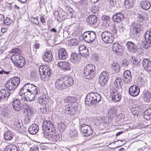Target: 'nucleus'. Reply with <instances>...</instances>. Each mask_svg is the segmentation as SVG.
I'll return each instance as SVG.
<instances>
[{
    "label": "nucleus",
    "mask_w": 151,
    "mask_h": 151,
    "mask_svg": "<svg viewBox=\"0 0 151 151\" xmlns=\"http://www.w3.org/2000/svg\"><path fill=\"white\" fill-rule=\"evenodd\" d=\"M38 88L33 84L29 83L25 85L21 89L19 93L25 98L27 101H33L36 99Z\"/></svg>",
    "instance_id": "obj_1"
},
{
    "label": "nucleus",
    "mask_w": 151,
    "mask_h": 151,
    "mask_svg": "<svg viewBox=\"0 0 151 151\" xmlns=\"http://www.w3.org/2000/svg\"><path fill=\"white\" fill-rule=\"evenodd\" d=\"M101 96L96 93H91L86 96L85 102L86 104L91 105L97 104L101 100Z\"/></svg>",
    "instance_id": "obj_2"
},
{
    "label": "nucleus",
    "mask_w": 151,
    "mask_h": 151,
    "mask_svg": "<svg viewBox=\"0 0 151 151\" xmlns=\"http://www.w3.org/2000/svg\"><path fill=\"white\" fill-rule=\"evenodd\" d=\"M39 71L42 78L44 81L47 80L51 76L52 71L47 65H42L39 68Z\"/></svg>",
    "instance_id": "obj_3"
},
{
    "label": "nucleus",
    "mask_w": 151,
    "mask_h": 151,
    "mask_svg": "<svg viewBox=\"0 0 151 151\" xmlns=\"http://www.w3.org/2000/svg\"><path fill=\"white\" fill-rule=\"evenodd\" d=\"M95 66L92 64H89L85 67L83 74L86 78L89 79L93 77L95 71Z\"/></svg>",
    "instance_id": "obj_4"
},
{
    "label": "nucleus",
    "mask_w": 151,
    "mask_h": 151,
    "mask_svg": "<svg viewBox=\"0 0 151 151\" xmlns=\"http://www.w3.org/2000/svg\"><path fill=\"white\" fill-rule=\"evenodd\" d=\"M20 82V79L19 77H14L7 81L5 86L9 90H14L18 86Z\"/></svg>",
    "instance_id": "obj_5"
},
{
    "label": "nucleus",
    "mask_w": 151,
    "mask_h": 151,
    "mask_svg": "<svg viewBox=\"0 0 151 151\" xmlns=\"http://www.w3.org/2000/svg\"><path fill=\"white\" fill-rule=\"evenodd\" d=\"M101 37L102 41L104 43L108 44L113 43L115 39L113 35L110 32L107 31L102 32Z\"/></svg>",
    "instance_id": "obj_6"
},
{
    "label": "nucleus",
    "mask_w": 151,
    "mask_h": 151,
    "mask_svg": "<svg viewBox=\"0 0 151 151\" xmlns=\"http://www.w3.org/2000/svg\"><path fill=\"white\" fill-rule=\"evenodd\" d=\"M79 128L81 133L84 137H88L92 135L93 130L91 127L87 124H81Z\"/></svg>",
    "instance_id": "obj_7"
},
{
    "label": "nucleus",
    "mask_w": 151,
    "mask_h": 151,
    "mask_svg": "<svg viewBox=\"0 0 151 151\" xmlns=\"http://www.w3.org/2000/svg\"><path fill=\"white\" fill-rule=\"evenodd\" d=\"M96 37V33L93 31H87L83 34V39L86 42L89 43L93 42Z\"/></svg>",
    "instance_id": "obj_8"
},
{
    "label": "nucleus",
    "mask_w": 151,
    "mask_h": 151,
    "mask_svg": "<svg viewBox=\"0 0 151 151\" xmlns=\"http://www.w3.org/2000/svg\"><path fill=\"white\" fill-rule=\"evenodd\" d=\"M43 129L45 132L50 133L55 130V127L51 121L46 120L43 122Z\"/></svg>",
    "instance_id": "obj_9"
},
{
    "label": "nucleus",
    "mask_w": 151,
    "mask_h": 151,
    "mask_svg": "<svg viewBox=\"0 0 151 151\" xmlns=\"http://www.w3.org/2000/svg\"><path fill=\"white\" fill-rule=\"evenodd\" d=\"M109 79V75L106 71H103L100 75L99 78V82L101 85L104 86L106 84Z\"/></svg>",
    "instance_id": "obj_10"
},
{
    "label": "nucleus",
    "mask_w": 151,
    "mask_h": 151,
    "mask_svg": "<svg viewBox=\"0 0 151 151\" xmlns=\"http://www.w3.org/2000/svg\"><path fill=\"white\" fill-rule=\"evenodd\" d=\"M118 89L112 88L111 89L110 95L112 100L115 102L119 101L121 99V96L118 91Z\"/></svg>",
    "instance_id": "obj_11"
},
{
    "label": "nucleus",
    "mask_w": 151,
    "mask_h": 151,
    "mask_svg": "<svg viewBox=\"0 0 151 151\" xmlns=\"http://www.w3.org/2000/svg\"><path fill=\"white\" fill-rule=\"evenodd\" d=\"M55 89L59 90L66 89L62 77L56 79L55 82Z\"/></svg>",
    "instance_id": "obj_12"
},
{
    "label": "nucleus",
    "mask_w": 151,
    "mask_h": 151,
    "mask_svg": "<svg viewBox=\"0 0 151 151\" xmlns=\"http://www.w3.org/2000/svg\"><path fill=\"white\" fill-rule=\"evenodd\" d=\"M112 50L113 51L117 54H122L124 51V47L117 42L113 44Z\"/></svg>",
    "instance_id": "obj_13"
},
{
    "label": "nucleus",
    "mask_w": 151,
    "mask_h": 151,
    "mask_svg": "<svg viewBox=\"0 0 151 151\" xmlns=\"http://www.w3.org/2000/svg\"><path fill=\"white\" fill-rule=\"evenodd\" d=\"M65 111L66 113L68 115L71 116L74 115L78 111L77 107L73 104H71L70 105H68L65 108Z\"/></svg>",
    "instance_id": "obj_14"
},
{
    "label": "nucleus",
    "mask_w": 151,
    "mask_h": 151,
    "mask_svg": "<svg viewBox=\"0 0 151 151\" xmlns=\"http://www.w3.org/2000/svg\"><path fill=\"white\" fill-rule=\"evenodd\" d=\"M129 93L132 96L134 97L138 96L140 92L139 87L137 85H133L129 88Z\"/></svg>",
    "instance_id": "obj_15"
},
{
    "label": "nucleus",
    "mask_w": 151,
    "mask_h": 151,
    "mask_svg": "<svg viewBox=\"0 0 151 151\" xmlns=\"http://www.w3.org/2000/svg\"><path fill=\"white\" fill-rule=\"evenodd\" d=\"M53 58L52 55L50 51H45L42 55V59L45 62H50Z\"/></svg>",
    "instance_id": "obj_16"
},
{
    "label": "nucleus",
    "mask_w": 151,
    "mask_h": 151,
    "mask_svg": "<svg viewBox=\"0 0 151 151\" xmlns=\"http://www.w3.org/2000/svg\"><path fill=\"white\" fill-rule=\"evenodd\" d=\"M144 69L147 72L151 71V61L148 59H144L142 62Z\"/></svg>",
    "instance_id": "obj_17"
},
{
    "label": "nucleus",
    "mask_w": 151,
    "mask_h": 151,
    "mask_svg": "<svg viewBox=\"0 0 151 151\" xmlns=\"http://www.w3.org/2000/svg\"><path fill=\"white\" fill-rule=\"evenodd\" d=\"M12 105L14 110L17 111H21L23 109L22 105L19 99H14L12 102Z\"/></svg>",
    "instance_id": "obj_18"
},
{
    "label": "nucleus",
    "mask_w": 151,
    "mask_h": 151,
    "mask_svg": "<svg viewBox=\"0 0 151 151\" xmlns=\"http://www.w3.org/2000/svg\"><path fill=\"white\" fill-rule=\"evenodd\" d=\"M57 66L61 70L65 71L70 69V66L69 64L65 61H60L58 63Z\"/></svg>",
    "instance_id": "obj_19"
},
{
    "label": "nucleus",
    "mask_w": 151,
    "mask_h": 151,
    "mask_svg": "<svg viewBox=\"0 0 151 151\" xmlns=\"http://www.w3.org/2000/svg\"><path fill=\"white\" fill-rule=\"evenodd\" d=\"M62 77L66 88L70 87L74 83L73 79L70 76H66Z\"/></svg>",
    "instance_id": "obj_20"
},
{
    "label": "nucleus",
    "mask_w": 151,
    "mask_h": 151,
    "mask_svg": "<svg viewBox=\"0 0 151 151\" xmlns=\"http://www.w3.org/2000/svg\"><path fill=\"white\" fill-rule=\"evenodd\" d=\"M126 46L128 51L134 53L137 50L136 45L131 41H128L126 44Z\"/></svg>",
    "instance_id": "obj_21"
},
{
    "label": "nucleus",
    "mask_w": 151,
    "mask_h": 151,
    "mask_svg": "<svg viewBox=\"0 0 151 151\" xmlns=\"http://www.w3.org/2000/svg\"><path fill=\"white\" fill-rule=\"evenodd\" d=\"M25 64V61L24 58L22 56L14 64L15 66L19 68H22Z\"/></svg>",
    "instance_id": "obj_22"
},
{
    "label": "nucleus",
    "mask_w": 151,
    "mask_h": 151,
    "mask_svg": "<svg viewBox=\"0 0 151 151\" xmlns=\"http://www.w3.org/2000/svg\"><path fill=\"white\" fill-rule=\"evenodd\" d=\"M120 64L117 62L114 61L111 64V68L114 73H119L120 71Z\"/></svg>",
    "instance_id": "obj_23"
},
{
    "label": "nucleus",
    "mask_w": 151,
    "mask_h": 151,
    "mask_svg": "<svg viewBox=\"0 0 151 151\" xmlns=\"http://www.w3.org/2000/svg\"><path fill=\"white\" fill-rule=\"evenodd\" d=\"M37 101L38 103L40 104L45 105L48 102V99L47 98L46 95L43 93L38 97Z\"/></svg>",
    "instance_id": "obj_24"
},
{
    "label": "nucleus",
    "mask_w": 151,
    "mask_h": 151,
    "mask_svg": "<svg viewBox=\"0 0 151 151\" xmlns=\"http://www.w3.org/2000/svg\"><path fill=\"white\" fill-rule=\"evenodd\" d=\"M123 80L124 81L129 83L131 81V75L130 71L129 70L125 71L123 73Z\"/></svg>",
    "instance_id": "obj_25"
},
{
    "label": "nucleus",
    "mask_w": 151,
    "mask_h": 151,
    "mask_svg": "<svg viewBox=\"0 0 151 151\" xmlns=\"http://www.w3.org/2000/svg\"><path fill=\"white\" fill-rule=\"evenodd\" d=\"M124 15L121 13H118L113 16L112 19L115 22H119L124 19Z\"/></svg>",
    "instance_id": "obj_26"
},
{
    "label": "nucleus",
    "mask_w": 151,
    "mask_h": 151,
    "mask_svg": "<svg viewBox=\"0 0 151 151\" xmlns=\"http://www.w3.org/2000/svg\"><path fill=\"white\" fill-rule=\"evenodd\" d=\"M97 18L94 15L89 16L86 19V21L88 24L91 25L94 24L96 23Z\"/></svg>",
    "instance_id": "obj_27"
},
{
    "label": "nucleus",
    "mask_w": 151,
    "mask_h": 151,
    "mask_svg": "<svg viewBox=\"0 0 151 151\" xmlns=\"http://www.w3.org/2000/svg\"><path fill=\"white\" fill-rule=\"evenodd\" d=\"M70 59L73 63H76L81 59L80 55L76 53H73L71 54Z\"/></svg>",
    "instance_id": "obj_28"
},
{
    "label": "nucleus",
    "mask_w": 151,
    "mask_h": 151,
    "mask_svg": "<svg viewBox=\"0 0 151 151\" xmlns=\"http://www.w3.org/2000/svg\"><path fill=\"white\" fill-rule=\"evenodd\" d=\"M39 128L37 125L33 124L28 128V131L30 134H36L38 131Z\"/></svg>",
    "instance_id": "obj_29"
},
{
    "label": "nucleus",
    "mask_w": 151,
    "mask_h": 151,
    "mask_svg": "<svg viewBox=\"0 0 151 151\" xmlns=\"http://www.w3.org/2000/svg\"><path fill=\"white\" fill-rule=\"evenodd\" d=\"M9 91L6 89H2L0 91V99L7 98L10 95Z\"/></svg>",
    "instance_id": "obj_30"
},
{
    "label": "nucleus",
    "mask_w": 151,
    "mask_h": 151,
    "mask_svg": "<svg viewBox=\"0 0 151 151\" xmlns=\"http://www.w3.org/2000/svg\"><path fill=\"white\" fill-rule=\"evenodd\" d=\"M12 127L13 128L19 131L21 128V123L18 119H14L13 120Z\"/></svg>",
    "instance_id": "obj_31"
},
{
    "label": "nucleus",
    "mask_w": 151,
    "mask_h": 151,
    "mask_svg": "<svg viewBox=\"0 0 151 151\" xmlns=\"http://www.w3.org/2000/svg\"><path fill=\"white\" fill-rule=\"evenodd\" d=\"M140 4V6L145 10L148 9L151 6L150 3L147 0L141 1Z\"/></svg>",
    "instance_id": "obj_32"
},
{
    "label": "nucleus",
    "mask_w": 151,
    "mask_h": 151,
    "mask_svg": "<svg viewBox=\"0 0 151 151\" xmlns=\"http://www.w3.org/2000/svg\"><path fill=\"white\" fill-rule=\"evenodd\" d=\"M58 56L60 59H65L67 57L66 51L64 48H60L58 51Z\"/></svg>",
    "instance_id": "obj_33"
},
{
    "label": "nucleus",
    "mask_w": 151,
    "mask_h": 151,
    "mask_svg": "<svg viewBox=\"0 0 151 151\" xmlns=\"http://www.w3.org/2000/svg\"><path fill=\"white\" fill-rule=\"evenodd\" d=\"M143 99L145 102H150L151 99V93L148 91L145 92L143 94Z\"/></svg>",
    "instance_id": "obj_34"
},
{
    "label": "nucleus",
    "mask_w": 151,
    "mask_h": 151,
    "mask_svg": "<svg viewBox=\"0 0 151 151\" xmlns=\"http://www.w3.org/2000/svg\"><path fill=\"white\" fill-rule=\"evenodd\" d=\"M13 134L10 131L5 132L4 134V139L6 140H11L13 137Z\"/></svg>",
    "instance_id": "obj_35"
},
{
    "label": "nucleus",
    "mask_w": 151,
    "mask_h": 151,
    "mask_svg": "<svg viewBox=\"0 0 151 151\" xmlns=\"http://www.w3.org/2000/svg\"><path fill=\"white\" fill-rule=\"evenodd\" d=\"M121 79L119 77L116 78L114 80V84L113 85L112 88H115V89H118L119 86H120V82L121 81Z\"/></svg>",
    "instance_id": "obj_36"
},
{
    "label": "nucleus",
    "mask_w": 151,
    "mask_h": 151,
    "mask_svg": "<svg viewBox=\"0 0 151 151\" xmlns=\"http://www.w3.org/2000/svg\"><path fill=\"white\" fill-rule=\"evenodd\" d=\"M134 0H125L124 4L126 8H131L134 4Z\"/></svg>",
    "instance_id": "obj_37"
},
{
    "label": "nucleus",
    "mask_w": 151,
    "mask_h": 151,
    "mask_svg": "<svg viewBox=\"0 0 151 151\" xmlns=\"http://www.w3.org/2000/svg\"><path fill=\"white\" fill-rule=\"evenodd\" d=\"M77 99L74 97L68 96L65 98L64 101L66 103H74L77 101Z\"/></svg>",
    "instance_id": "obj_38"
},
{
    "label": "nucleus",
    "mask_w": 151,
    "mask_h": 151,
    "mask_svg": "<svg viewBox=\"0 0 151 151\" xmlns=\"http://www.w3.org/2000/svg\"><path fill=\"white\" fill-rule=\"evenodd\" d=\"M144 117L147 120H150L151 118V109L146 110L144 112Z\"/></svg>",
    "instance_id": "obj_39"
},
{
    "label": "nucleus",
    "mask_w": 151,
    "mask_h": 151,
    "mask_svg": "<svg viewBox=\"0 0 151 151\" xmlns=\"http://www.w3.org/2000/svg\"><path fill=\"white\" fill-rule=\"evenodd\" d=\"M57 127L60 132H63L66 127V125L63 122H60L58 123Z\"/></svg>",
    "instance_id": "obj_40"
},
{
    "label": "nucleus",
    "mask_w": 151,
    "mask_h": 151,
    "mask_svg": "<svg viewBox=\"0 0 151 151\" xmlns=\"http://www.w3.org/2000/svg\"><path fill=\"white\" fill-rule=\"evenodd\" d=\"M22 56L21 55L13 54L11 57V60L14 64Z\"/></svg>",
    "instance_id": "obj_41"
},
{
    "label": "nucleus",
    "mask_w": 151,
    "mask_h": 151,
    "mask_svg": "<svg viewBox=\"0 0 151 151\" xmlns=\"http://www.w3.org/2000/svg\"><path fill=\"white\" fill-rule=\"evenodd\" d=\"M141 26L138 25H136L133 27L132 33L133 34L137 35L141 31Z\"/></svg>",
    "instance_id": "obj_42"
},
{
    "label": "nucleus",
    "mask_w": 151,
    "mask_h": 151,
    "mask_svg": "<svg viewBox=\"0 0 151 151\" xmlns=\"http://www.w3.org/2000/svg\"><path fill=\"white\" fill-rule=\"evenodd\" d=\"M145 37L146 41L151 42V30L145 32Z\"/></svg>",
    "instance_id": "obj_43"
},
{
    "label": "nucleus",
    "mask_w": 151,
    "mask_h": 151,
    "mask_svg": "<svg viewBox=\"0 0 151 151\" xmlns=\"http://www.w3.org/2000/svg\"><path fill=\"white\" fill-rule=\"evenodd\" d=\"M69 136L71 138L76 137L78 135V132L77 130L73 129L70 130L69 133Z\"/></svg>",
    "instance_id": "obj_44"
},
{
    "label": "nucleus",
    "mask_w": 151,
    "mask_h": 151,
    "mask_svg": "<svg viewBox=\"0 0 151 151\" xmlns=\"http://www.w3.org/2000/svg\"><path fill=\"white\" fill-rule=\"evenodd\" d=\"M68 43L70 45L75 46L77 45L78 42L76 39L74 38L68 41Z\"/></svg>",
    "instance_id": "obj_45"
},
{
    "label": "nucleus",
    "mask_w": 151,
    "mask_h": 151,
    "mask_svg": "<svg viewBox=\"0 0 151 151\" xmlns=\"http://www.w3.org/2000/svg\"><path fill=\"white\" fill-rule=\"evenodd\" d=\"M11 53H13V54L15 55H21V52L20 49L18 48H15L12 49L10 51Z\"/></svg>",
    "instance_id": "obj_46"
},
{
    "label": "nucleus",
    "mask_w": 151,
    "mask_h": 151,
    "mask_svg": "<svg viewBox=\"0 0 151 151\" xmlns=\"http://www.w3.org/2000/svg\"><path fill=\"white\" fill-rule=\"evenodd\" d=\"M7 151H18L17 147L14 145H10L7 147Z\"/></svg>",
    "instance_id": "obj_47"
},
{
    "label": "nucleus",
    "mask_w": 151,
    "mask_h": 151,
    "mask_svg": "<svg viewBox=\"0 0 151 151\" xmlns=\"http://www.w3.org/2000/svg\"><path fill=\"white\" fill-rule=\"evenodd\" d=\"M80 54L82 56L84 57H86L88 56L89 54V52L88 49L86 48L85 49V50H83V51H82L80 53Z\"/></svg>",
    "instance_id": "obj_48"
},
{
    "label": "nucleus",
    "mask_w": 151,
    "mask_h": 151,
    "mask_svg": "<svg viewBox=\"0 0 151 151\" xmlns=\"http://www.w3.org/2000/svg\"><path fill=\"white\" fill-rule=\"evenodd\" d=\"M151 44V42L146 41V40H145V41L143 42L142 46L143 48L145 49H147L150 47Z\"/></svg>",
    "instance_id": "obj_49"
},
{
    "label": "nucleus",
    "mask_w": 151,
    "mask_h": 151,
    "mask_svg": "<svg viewBox=\"0 0 151 151\" xmlns=\"http://www.w3.org/2000/svg\"><path fill=\"white\" fill-rule=\"evenodd\" d=\"M60 139L59 134H55L52 135L51 137V139L53 142H57L59 141Z\"/></svg>",
    "instance_id": "obj_50"
},
{
    "label": "nucleus",
    "mask_w": 151,
    "mask_h": 151,
    "mask_svg": "<svg viewBox=\"0 0 151 151\" xmlns=\"http://www.w3.org/2000/svg\"><path fill=\"white\" fill-rule=\"evenodd\" d=\"M102 19L103 23H106V24H107V23L109 22L110 18L108 16L104 15L102 17ZM106 25L107 24H106Z\"/></svg>",
    "instance_id": "obj_51"
},
{
    "label": "nucleus",
    "mask_w": 151,
    "mask_h": 151,
    "mask_svg": "<svg viewBox=\"0 0 151 151\" xmlns=\"http://www.w3.org/2000/svg\"><path fill=\"white\" fill-rule=\"evenodd\" d=\"M12 22L11 19L9 17H6L3 21V24L6 25H9Z\"/></svg>",
    "instance_id": "obj_52"
},
{
    "label": "nucleus",
    "mask_w": 151,
    "mask_h": 151,
    "mask_svg": "<svg viewBox=\"0 0 151 151\" xmlns=\"http://www.w3.org/2000/svg\"><path fill=\"white\" fill-rule=\"evenodd\" d=\"M131 60H132L131 61V62L132 63V64L134 65H136L138 64V62L136 58L134 57H132Z\"/></svg>",
    "instance_id": "obj_53"
},
{
    "label": "nucleus",
    "mask_w": 151,
    "mask_h": 151,
    "mask_svg": "<svg viewBox=\"0 0 151 151\" xmlns=\"http://www.w3.org/2000/svg\"><path fill=\"white\" fill-rule=\"evenodd\" d=\"M116 4V3L114 0H110L109 1V6L111 8L114 6Z\"/></svg>",
    "instance_id": "obj_54"
},
{
    "label": "nucleus",
    "mask_w": 151,
    "mask_h": 151,
    "mask_svg": "<svg viewBox=\"0 0 151 151\" xmlns=\"http://www.w3.org/2000/svg\"><path fill=\"white\" fill-rule=\"evenodd\" d=\"M33 23L35 24L38 25L39 24V21L37 18H33L32 19Z\"/></svg>",
    "instance_id": "obj_55"
},
{
    "label": "nucleus",
    "mask_w": 151,
    "mask_h": 151,
    "mask_svg": "<svg viewBox=\"0 0 151 151\" xmlns=\"http://www.w3.org/2000/svg\"><path fill=\"white\" fill-rule=\"evenodd\" d=\"M86 48H87L86 47H85L83 45H81L80 46L79 48V53L81 52L82 51H83V50H85V49H86Z\"/></svg>",
    "instance_id": "obj_56"
},
{
    "label": "nucleus",
    "mask_w": 151,
    "mask_h": 151,
    "mask_svg": "<svg viewBox=\"0 0 151 151\" xmlns=\"http://www.w3.org/2000/svg\"><path fill=\"white\" fill-rule=\"evenodd\" d=\"M38 148L37 147L33 146L30 148V151H37Z\"/></svg>",
    "instance_id": "obj_57"
},
{
    "label": "nucleus",
    "mask_w": 151,
    "mask_h": 151,
    "mask_svg": "<svg viewBox=\"0 0 151 151\" xmlns=\"http://www.w3.org/2000/svg\"><path fill=\"white\" fill-rule=\"evenodd\" d=\"M40 44L38 43H36L34 45V47L36 50L39 48Z\"/></svg>",
    "instance_id": "obj_58"
},
{
    "label": "nucleus",
    "mask_w": 151,
    "mask_h": 151,
    "mask_svg": "<svg viewBox=\"0 0 151 151\" xmlns=\"http://www.w3.org/2000/svg\"><path fill=\"white\" fill-rule=\"evenodd\" d=\"M40 20L41 23H45V21L44 18L42 16H41L40 18Z\"/></svg>",
    "instance_id": "obj_59"
},
{
    "label": "nucleus",
    "mask_w": 151,
    "mask_h": 151,
    "mask_svg": "<svg viewBox=\"0 0 151 151\" xmlns=\"http://www.w3.org/2000/svg\"><path fill=\"white\" fill-rule=\"evenodd\" d=\"M111 32L112 33L114 34H116L117 33V31L116 30V29L115 27H113V28L111 29Z\"/></svg>",
    "instance_id": "obj_60"
},
{
    "label": "nucleus",
    "mask_w": 151,
    "mask_h": 151,
    "mask_svg": "<svg viewBox=\"0 0 151 151\" xmlns=\"http://www.w3.org/2000/svg\"><path fill=\"white\" fill-rule=\"evenodd\" d=\"M131 113L134 115H137L138 113L137 111V110H135L134 109V110H131Z\"/></svg>",
    "instance_id": "obj_61"
},
{
    "label": "nucleus",
    "mask_w": 151,
    "mask_h": 151,
    "mask_svg": "<svg viewBox=\"0 0 151 151\" xmlns=\"http://www.w3.org/2000/svg\"><path fill=\"white\" fill-rule=\"evenodd\" d=\"M4 18V15L3 14H0V22L3 21Z\"/></svg>",
    "instance_id": "obj_62"
},
{
    "label": "nucleus",
    "mask_w": 151,
    "mask_h": 151,
    "mask_svg": "<svg viewBox=\"0 0 151 151\" xmlns=\"http://www.w3.org/2000/svg\"><path fill=\"white\" fill-rule=\"evenodd\" d=\"M98 0H90V3L91 4L93 5L97 2Z\"/></svg>",
    "instance_id": "obj_63"
},
{
    "label": "nucleus",
    "mask_w": 151,
    "mask_h": 151,
    "mask_svg": "<svg viewBox=\"0 0 151 151\" xmlns=\"http://www.w3.org/2000/svg\"><path fill=\"white\" fill-rule=\"evenodd\" d=\"M27 115L28 116H29V115H31V114H32L33 113V112L31 111V110L30 109H28L27 110Z\"/></svg>",
    "instance_id": "obj_64"
}]
</instances>
